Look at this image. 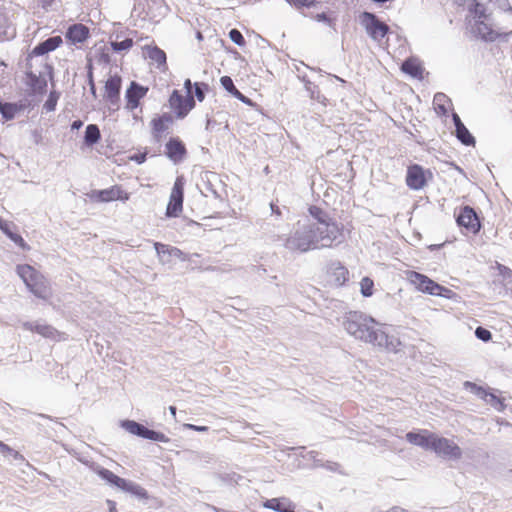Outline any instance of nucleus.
<instances>
[{
    "label": "nucleus",
    "instance_id": "6",
    "mask_svg": "<svg viewBox=\"0 0 512 512\" xmlns=\"http://www.w3.org/2000/svg\"><path fill=\"white\" fill-rule=\"evenodd\" d=\"M121 427L128 431L130 434L136 435L143 439L163 443H168L170 441V439L164 433L149 429L143 424L138 423L134 420L121 421Z\"/></svg>",
    "mask_w": 512,
    "mask_h": 512
},
{
    "label": "nucleus",
    "instance_id": "38",
    "mask_svg": "<svg viewBox=\"0 0 512 512\" xmlns=\"http://www.w3.org/2000/svg\"><path fill=\"white\" fill-rule=\"evenodd\" d=\"M193 86L196 99L199 102L204 101L206 93L209 91V85L205 82H195Z\"/></svg>",
    "mask_w": 512,
    "mask_h": 512
},
{
    "label": "nucleus",
    "instance_id": "10",
    "mask_svg": "<svg viewBox=\"0 0 512 512\" xmlns=\"http://www.w3.org/2000/svg\"><path fill=\"white\" fill-rule=\"evenodd\" d=\"M431 450L444 458L453 460H458L462 456V450L456 443L437 435L434 437Z\"/></svg>",
    "mask_w": 512,
    "mask_h": 512
},
{
    "label": "nucleus",
    "instance_id": "47",
    "mask_svg": "<svg viewBox=\"0 0 512 512\" xmlns=\"http://www.w3.org/2000/svg\"><path fill=\"white\" fill-rule=\"evenodd\" d=\"M206 178H207V180H203L202 193H204V191L210 192L215 198H220V195L218 194L217 190L214 188L213 184L211 183L208 173H206Z\"/></svg>",
    "mask_w": 512,
    "mask_h": 512
},
{
    "label": "nucleus",
    "instance_id": "1",
    "mask_svg": "<svg viewBox=\"0 0 512 512\" xmlns=\"http://www.w3.org/2000/svg\"><path fill=\"white\" fill-rule=\"evenodd\" d=\"M337 233L335 227H328L311 220L298 221L289 235L278 236L285 249L292 253H306L310 250L330 248L336 241L331 239Z\"/></svg>",
    "mask_w": 512,
    "mask_h": 512
},
{
    "label": "nucleus",
    "instance_id": "34",
    "mask_svg": "<svg viewBox=\"0 0 512 512\" xmlns=\"http://www.w3.org/2000/svg\"><path fill=\"white\" fill-rule=\"evenodd\" d=\"M146 49H147L148 57L152 61L157 63L158 66L166 64V59H167L166 53L162 49H160L157 46H153V47L148 46Z\"/></svg>",
    "mask_w": 512,
    "mask_h": 512
},
{
    "label": "nucleus",
    "instance_id": "21",
    "mask_svg": "<svg viewBox=\"0 0 512 512\" xmlns=\"http://www.w3.org/2000/svg\"><path fill=\"white\" fill-rule=\"evenodd\" d=\"M60 36L49 37L45 41L37 44L30 53V56H43L49 52L54 51L62 44Z\"/></svg>",
    "mask_w": 512,
    "mask_h": 512
},
{
    "label": "nucleus",
    "instance_id": "61",
    "mask_svg": "<svg viewBox=\"0 0 512 512\" xmlns=\"http://www.w3.org/2000/svg\"><path fill=\"white\" fill-rule=\"evenodd\" d=\"M83 126V122L81 120H74L71 124L72 130H79Z\"/></svg>",
    "mask_w": 512,
    "mask_h": 512
},
{
    "label": "nucleus",
    "instance_id": "5",
    "mask_svg": "<svg viewBox=\"0 0 512 512\" xmlns=\"http://www.w3.org/2000/svg\"><path fill=\"white\" fill-rule=\"evenodd\" d=\"M409 279L419 291L430 295L448 297V294L452 293L450 289L441 286L426 275L415 271L411 272Z\"/></svg>",
    "mask_w": 512,
    "mask_h": 512
},
{
    "label": "nucleus",
    "instance_id": "29",
    "mask_svg": "<svg viewBox=\"0 0 512 512\" xmlns=\"http://www.w3.org/2000/svg\"><path fill=\"white\" fill-rule=\"evenodd\" d=\"M13 223L8 222L2 218H0V229L1 231L15 244L24 247L25 242L23 238L16 232L12 230Z\"/></svg>",
    "mask_w": 512,
    "mask_h": 512
},
{
    "label": "nucleus",
    "instance_id": "36",
    "mask_svg": "<svg viewBox=\"0 0 512 512\" xmlns=\"http://www.w3.org/2000/svg\"><path fill=\"white\" fill-rule=\"evenodd\" d=\"M303 80L305 82V89L309 93L310 98L312 100H316L318 102H322V100L325 99V98L321 95L318 86L315 85L314 83H312L309 80H305V79H303Z\"/></svg>",
    "mask_w": 512,
    "mask_h": 512
},
{
    "label": "nucleus",
    "instance_id": "45",
    "mask_svg": "<svg viewBox=\"0 0 512 512\" xmlns=\"http://www.w3.org/2000/svg\"><path fill=\"white\" fill-rule=\"evenodd\" d=\"M475 336L483 342H488L492 338V333L488 329L479 326L475 330Z\"/></svg>",
    "mask_w": 512,
    "mask_h": 512
},
{
    "label": "nucleus",
    "instance_id": "41",
    "mask_svg": "<svg viewBox=\"0 0 512 512\" xmlns=\"http://www.w3.org/2000/svg\"><path fill=\"white\" fill-rule=\"evenodd\" d=\"M0 453L3 454L5 457H13L14 459H22V455L12 449L10 446L5 444L4 442L0 441Z\"/></svg>",
    "mask_w": 512,
    "mask_h": 512
},
{
    "label": "nucleus",
    "instance_id": "22",
    "mask_svg": "<svg viewBox=\"0 0 512 512\" xmlns=\"http://www.w3.org/2000/svg\"><path fill=\"white\" fill-rule=\"evenodd\" d=\"M464 386L466 389H470V391L478 396L479 398L483 399L485 402L492 406H496L497 404H502L500 399L493 393L487 392L483 387L478 386L475 383L466 381L464 383Z\"/></svg>",
    "mask_w": 512,
    "mask_h": 512
},
{
    "label": "nucleus",
    "instance_id": "51",
    "mask_svg": "<svg viewBox=\"0 0 512 512\" xmlns=\"http://www.w3.org/2000/svg\"><path fill=\"white\" fill-rule=\"evenodd\" d=\"M37 5L44 10H48L54 3L55 0H35Z\"/></svg>",
    "mask_w": 512,
    "mask_h": 512
},
{
    "label": "nucleus",
    "instance_id": "20",
    "mask_svg": "<svg viewBox=\"0 0 512 512\" xmlns=\"http://www.w3.org/2000/svg\"><path fill=\"white\" fill-rule=\"evenodd\" d=\"M65 37L72 44L83 43L89 37V29L81 23L73 24L67 29Z\"/></svg>",
    "mask_w": 512,
    "mask_h": 512
},
{
    "label": "nucleus",
    "instance_id": "52",
    "mask_svg": "<svg viewBox=\"0 0 512 512\" xmlns=\"http://www.w3.org/2000/svg\"><path fill=\"white\" fill-rule=\"evenodd\" d=\"M157 118L168 126L173 123V117L170 113H163L162 115L158 116Z\"/></svg>",
    "mask_w": 512,
    "mask_h": 512
},
{
    "label": "nucleus",
    "instance_id": "40",
    "mask_svg": "<svg viewBox=\"0 0 512 512\" xmlns=\"http://www.w3.org/2000/svg\"><path fill=\"white\" fill-rule=\"evenodd\" d=\"M361 294L370 297L373 294L374 283L369 277H364L360 282Z\"/></svg>",
    "mask_w": 512,
    "mask_h": 512
},
{
    "label": "nucleus",
    "instance_id": "15",
    "mask_svg": "<svg viewBox=\"0 0 512 512\" xmlns=\"http://www.w3.org/2000/svg\"><path fill=\"white\" fill-rule=\"evenodd\" d=\"M147 92L148 87L132 81L125 92L126 108L130 111L136 109L140 105V100L146 96Z\"/></svg>",
    "mask_w": 512,
    "mask_h": 512
},
{
    "label": "nucleus",
    "instance_id": "3",
    "mask_svg": "<svg viewBox=\"0 0 512 512\" xmlns=\"http://www.w3.org/2000/svg\"><path fill=\"white\" fill-rule=\"evenodd\" d=\"M466 21L470 32L479 39L493 42L500 37L507 38L511 32H499L494 28L492 13L479 0H466Z\"/></svg>",
    "mask_w": 512,
    "mask_h": 512
},
{
    "label": "nucleus",
    "instance_id": "11",
    "mask_svg": "<svg viewBox=\"0 0 512 512\" xmlns=\"http://www.w3.org/2000/svg\"><path fill=\"white\" fill-rule=\"evenodd\" d=\"M456 222L458 226L465 228L473 234H477L481 229V223L476 211L468 205L461 208L456 216Z\"/></svg>",
    "mask_w": 512,
    "mask_h": 512
},
{
    "label": "nucleus",
    "instance_id": "33",
    "mask_svg": "<svg viewBox=\"0 0 512 512\" xmlns=\"http://www.w3.org/2000/svg\"><path fill=\"white\" fill-rule=\"evenodd\" d=\"M457 139L465 146H474L476 143L475 137L470 133L466 126H460L455 130Z\"/></svg>",
    "mask_w": 512,
    "mask_h": 512
},
{
    "label": "nucleus",
    "instance_id": "2",
    "mask_svg": "<svg viewBox=\"0 0 512 512\" xmlns=\"http://www.w3.org/2000/svg\"><path fill=\"white\" fill-rule=\"evenodd\" d=\"M343 327L348 334L355 339L370 343L388 351H396L400 344L394 336H389L381 328L377 327L375 320L359 311L346 313L343 320Z\"/></svg>",
    "mask_w": 512,
    "mask_h": 512
},
{
    "label": "nucleus",
    "instance_id": "17",
    "mask_svg": "<svg viewBox=\"0 0 512 512\" xmlns=\"http://www.w3.org/2000/svg\"><path fill=\"white\" fill-rule=\"evenodd\" d=\"M154 248L158 255L159 261L162 264L171 263L173 258L185 260V255L182 250L160 242H154Z\"/></svg>",
    "mask_w": 512,
    "mask_h": 512
},
{
    "label": "nucleus",
    "instance_id": "55",
    "mask_svg": "<svg viewBox=\"0 0 512 512\" xmlns=\"http://www.w3.org/2000/svg\"><path fill=\"white\" fill-rule=\"evenodd\" d=\"M147 153H138L131 157L132 160H134L138 164H142L146 161Z\"/></svg>",
    "mask_w": 512,
    "mask_h": 512
},
{
    "label": "nucleus",
    "instance_id": "16",
    "mask_svg": "<svg viewBox=\"0 0 512 512\" xmlns=\"http://www.w3.org/2000/svg\"><path fill=\"white\" fill-rule=\"evenodd\" d=\"M122 79L118 75L110 76L105 82V98L109 104L118 109Z\"/></svg>",
    "mask_w": 512,
    "mask_h": 512
},
{
    "label": "nucleus",
    "instance_id": "42",
    "mask_svg": "<svg viewBox=\"0 0 512 512\" xmlns=\"http://www.w3.org/2000/svg\"><path fill=\"white\" fill-rule=\"evenodd\" d=\"M488 3L492 4L494 7L498 8L503 12H508L512 14V6L508 0H486Z\"/></svg>",
    "mask_w": 512,
    "mask_h": 512
},
{
    "label": "nucleus",
    "instance_id": "14",
    "mask_svg": "<svg viewBox=\"0 0 512 512\" xmlns=\"http://www.w3.org/2000/svg\"><path fill=\"white\" fill-rule=\"evenodd\" d=\"M90 197L97 202L127 201L129 199L128 193L124 192L118 185L103 190H93Z\"/></svg>",
    "mask_w": 512,
    "mask_h": 512
},
{
    "label": "nucleus",
    "instance_id": "27",
    "mask_svg": "<svg viewBox=\"0 0 512 512\" xmlns=\"http://www.w3.org/2000/svg\"><path fill=\"white\" fill-rule=\"evenodd\" d=\"M401 70L413 78H422L423 67L416 58L410 57L404 60L401 65Z\"/></svg>",
    "mask_w": 512,
    "mask_h": 512
},
{
    "label": "nucleus",
    "instance_id": "63",
    "mask_svg": "<svg viewBox=\"0 0 512 512\" xmlns=\"http://www.w3.org/2000/svg\"><path fill=\"white\" fill-rule=\"evenodd\" d=\"M388 512H410V511L407 509H404L400 506H393L390 509H388Z\"/></svg>",
    "mask_w": 512,
    "mask_h": 512
},
{
    "label": "nucleus",
    "instance_id": "53",
    "mask_svg": "<svg viewBox=\"0 0 512 512\" xmlns=\"http://www.w3.org/2000/svg\"><path fill=\"white\" fill-rule=\"evenodd\" d=\"M87 69H88L87 82H88L89 86H92V84H95V83H94V78H93V66H92L91 62L88 63Z\"/></svg>",
    "mask_w": 512,
    "mask_h": 512
},
{
    "label": "nucleus",
    "instance_id": "46",
    "mask_svg": "<svg viewBox=\"0 0 512 512\" xmlns=\"http://www.w3.org/2000/svg\"><path fill=\"white\" fill-rule=\"evenodd\" d=\"M290 5L296 7V8H302L307 7L311 8L314 7L317 3L316 0H286Z\"/></svg>",
    "mask_w": 512,
    "mask_h": 512
},
{
    "label": "nucleus",
    "instance_id": "57",
    "mask_svg": "<svg viewBox=\"0 0 512 512\" xmlns=\"http://www.w3.org/2000/svg\"><path fill=\"white\" fill-rule=\"evenodd\" d=\"M186 427L188 429H192V430H195V431H198V432H205V431L208 430L207 426H197V425H194V424H187Z\"/></svg>",
    "mask_w": 512,
    "mask_h": 512
},
{
    "label": "nucleus",
    "instance_id": "25",
    "mask_svg": "<svg viewBox=\"0 0 512 512\" xmlns=\"http://www.w3.org/2000/svg\"><path fill=\"white\" fill-rule=\"evenodd\" d=\"M24 327L46 338L54 339L58 335V331L54 327L42 322H26Z\"/></svg>",
    "mask_w": 512,
    "mask_h": 512
},
{
    "label": "nucleus",
    "instance_id": "19",
    "mask_svg": "<svg viewBox=\"0 0 512 512\" xmlns=\"http://www.w3.org/2000/svg\"><path fill=\"white\" fill-rule=\"evenodd\" d=\"M435 434L428 432L427 430L422 431L421 433L416 432H408L406 434V440L416 446H419L423 449H432V443L434 440Z\"/></svg>",
    "mask_w": 512,
    "mask_h": 512
},
{
    "label": "nucleus",
    "instance_id": "18",
    "mask_svg": "<svg viewBox=\"0 0 512 512\" xmlns=\"http://www.w3.org/2000/svg\"><path fill=\"white\" fill-rule=\"evenodd\" d=\"M406 184L410 189L420 190L426 185L425 170L418 164L408 167Z\"/></svg>",
    "mask_w": 512,
    "mask_h": 512
},
{
    "label": "nucleus",
    "instance_id": "24",
    "mask_svg": "<svg viewBox=\"0 0 512 512\" xmlns=\"http://www.w3.org/2000/svg\"><path fill=\"white\" fill-rule=\"evenodd\" d=\"M264 507L276 512H295V505L286 497L269 499L264 503Z\"/></svg>",
    "mask_w": 512,
    "mask_h": 512
},
{
    "label": "nucleus",
    "instance_id": "49",
    "mask_svg": "<svg viewBox=\"0 0 512 512\" xmlns=\"http://www.w3.org/2000/svg\"><path fill=\"white\" fill-rule=\"evenodd\" d=\"M348 274V271L345 267L343 266H340L339 268H337L336 270V280L340 283V284H343L345 281H346V275Z\"/></svg>",
    "mask_w": 512,
    "mask_h": 512
},
{
    "label": "nucleus",
    "instance_id": "44",
    "mask_svg": "<svg viewBox=\"0 0 512 512\" xmlns=\"http://www.w3.org/2000/svg\"><path fill=\"white\" fill-rule=\"evenodd\" d=\"M229 38L233 43H235L238 46H244L245 45V39L242 35V33L238 29H231L229 31Z\"/></svg>",
    "mask_w": 512,
    "mask_h": 512
},
{
    "label": "nucleus",
    "instance_id": "39",
    "mask_svg": "<svg viewBox=\"0 0 512 512\" xmlns=\"http://www.w3.org/2000/svg\"><path fill=\"white\" fill-rule=\"evenodd\" d=\"M110 45L114 52L127 51L133 46V40L131 38H126L122 41H112Z\"/></svg>",
    "mask_w": 512,
    "mask_h": 512
},
{
    "label": "nucleus",
    "instance_id": "59",
    "mask_svg": "<svg viewBox=\"0 0 512 512\" xmlns=\"http://www.w3.org/2000/svg\"><path fill=\"white\" fill-rule=\"evenodd\" d=\"M193 84L194 83H192L190 79L185 80L184 88L186 89L187 95H192L191 90H192V88H194Z\"/></svg>",
    "mask_w": 512,
    "mask_h": 512
},
{
    "label": "nucleus",
    "instance_id": "62",
    "mask_svg": "<svg viewBox=\"0 0 512 512\" xmlns=\"http://www.w3.org/2000/svg\"><path fill=\"white\" fill-rule=\"evenodd\" d=\"M107 505L109 512H118L116 508V503L112 500H107Z\"/></svg>",
    "mask_w": 512,
    "mask_h": 512
},
{
    "label": "nucleus",
    "instance_id": "48",
    "mask_svg": "<svg viewBox=\"0 0 512 512\" xmlns=\"http://www.w3.org/2000/svg\"><path fill=\"white\" fill-rule=\"evenodd\" d=\"M499 274L503 277V279L508 283H512V270L504 266L502 264H498Z\"/></svg>",
    "mask_w": 512,
    "mask_h": 512
},
{
    "label": "nucleus",
    "instance_id": "43",
    "mask_svg": "<svg viewBox=\"0 0 512 512\" xmlns=\"http://www.w3.org/2000/svg\"><path fill=\"white\" fill-rule=\"evenodd\" d=\"M220 83L222 87L231 95H233L238 90L234 85L232 78L229 76H222L220 78Z\"/></svg>",
    "mask_w": 512,
    "mask_h": 512
},
{
    "label": "nucleus",
    "instance_id": "31",
    "mask_svg": "<svg viewBox=\"0 0 512 512\" xmlns=\"http://www.w3.org/2000/svg\"><path fill=\"white\" fill-rule=\"evenodd\" d=\"M120 489L134 495L138 499H147L148 498V493L142 486H140L139 484L134 483L132 481L126 480V479H125V483L121 484Z\"/></svg>",
    "mask_w": 512,
    "mask_h": 512
},
{
    "label": "nucleus",
    "instance_id": "64",
    "mask_svg": "<svg viewBox=\"0 0 512 512\" xmlns=\"http://www.w3.org/2000/svg\"><path fill=\"white\" fill-rule=\"evenodd\" d=\"M216 122L214 120H211V119H207L206 121V130H210L212 129L213 125L215 124Z\"/></svg>",
    "mask_w": 512,
    "mask_h": 512
},
{
    "label": "nucleus",
    "instance_id": "7",
    "mask_svg": "<svg viewBox=\"0 0 512 512\" xmlns=\"http://www.w3.org/2000/svg\"><path fill=\"white\" fill-rule=\"evenodd\" d=\"M195 105L193 95L184 96L178 90H173L169 97V106L179 119L185 118Z\"/></svg>",
    "mask_w": 512,
    "mask_h": 512
},
{
    "label": "nucleus",
    "instance_id": "35",
    "mask_svg": "<svg viewBox=\"0 0 512 512\" xmlns=\"http://www.w3.org/2000/svg\"><path fill=\"white\" fill-rule=\"evenodd\" d=\"M152 127V135L156 142H160L162 139V135L165 131L168 130L169 126L159 120L157 117L153 118L151 121Z\"/></svg>",
    "mask_w": 512,
    "mask_h": 512
},
{
    "label": "nucleus",
    "instance_id": "4",
    "mask_svg": "<svg viewBox=\"0 0 512 512\" xmlns=\"http://www.w3.org/2000/svg\"><path fill=\"white\" fill-rule=\"evenodd\" d=\"M359 18L367 34L374 41H381L390 31L389 26L380 21L374 13L364 11L360 14Z\"/></svg>",
    "mask_w": 512,
    "mask_h": 512
},
{
    "label": "nucleus",
    "instance_id": "54",
    "mask_svg": "<svg viewBox=\"0 0 512 512\" xmlns=\"http://www.w3.org/2000/svg\"><path fill=\"white\" fill-rule=\"evenodd\" d=\"M315 19L318 21V22H325L327 24H331V19L328 17V15L325 13V12H322V13H318L316 16H315Z\"/></svg>",
    "mask_w": 512,
    "mask_h": 512
},
{
    "label": "nucleus",
    "instance_id": "8",
    "mask_svg": "<svg viewBox=\"0 0 512 512\" xmlns=\"http://www.w3.org/2000/svg\"><path fill=\"white\" fill-rule=\"evenodd\" d=\"M18 273L36 297L46 299L49 296L48 288L43 283L37 282L36 272L32 267L28 265L18 267Z\"/></svg>",
    "mask_w": 512,
    "mask_h": 512
},
{
    "label": "nucleus",
    "instance_id": "12",
    "mask_svg": "<svg viewBox=\"0 0 512 512\" xmlns=\"http://www.w3.org/2000/svg\"><path fill=\"white\" fill-rule=\"evenodd\" d=\"M310 215L316 220L314 223H322L327 225L328 227H335L337 233H333L331 239L336 241V244H339L343 240V228L339 226V224L333 220L325 211H323L320 207L311 206L309 208Z\"/></svg>",
    "mask_w": 512,
    "mask_h": 512
},
{
    "label": "nucleus",
    "instance_id": "37",
    "mask_svg": "<svg viewBox=\"0 0 512 512\" xmlns=\"http://www.w3.org/2000/svg\"><path fill=\"white\" fill-rule=\"evenodd\" d=\"M60 93L52 90L45 103L43 104V110L46 112H52L56 109L57 102L59 100Z\"/></svg>",
    "mask_w": 512,
    "mask_h": 512
},
{
    "label": "nucleus",
    "instance_id": "50",
    "mask_svg": "<svg viewBox=\"0 0 512 512\" xmlns=\"http://www.w3.org/2000/svg\"><path fill=\"white\" fill-rule=\"evenodd\" d=\"M232 96L248 106L254 105L253 101L247 96H245L243 93H241L239 90H237Z\"/></svg>",
    "mask_w": 512,
    "mask_h": 512
},
{
    "label": "nucleus",
    "instance_id": "32",
    "mask_svg": "<svg viewBox=\"0 0 512 512\" xmlns=\"http://www.w3.org/2000/svg\"><path fill=\"white\" fill-rule=\"evenodd\" d=\"M433 103L435 105V111L442 116H446L448 109L446 103H451V100L444 93H436L434 95Z\"/></svg>",
    "mask_w": 512,
    "mask_h": 512
},
{
    "label": "nucleus",
    "instance_id": "30",
    "mask_svg": "<svg viewBox=\"0 0 512 512\" xmlns=\"http://www.w3.org/2000/svg\"><path fill=\"white\" fill-rule=\"evenodd\" d=\"M101 139L100 129L96 124H89L85 129L84 143L88 147L97 144Z\"/></svg>",
    "mask_w": 512,
    "mask_h": 512
},
{
    "label": "nucleus",
    "instance_id": "9",
    "mask_svg": "<svg viewBox=\"0 0 512 512\" xmlns=\"http://www.w3.org/2000/svg\"><path fill=\"white\" fill-rule=\"evenodd\" d=\"M184 199V183L183 177H177L170 195V199L166 208L167 217H177L182 211Z\"/></svg>",
    "mask_w": 512,
    "mask_h": 512
},
{
    "label": "nucleus",
    "instance_id": "13",
    "mask_svg": "<svg viewBox=\"0 0 512 512\" xmlns=\"http://www.w3.org/2000/svg\"><path fill=\"white\" fill-rule=\"evenodd\" d=\"M164 153L174 164H179L185 159L187 149L179 137H171L165 144Z\"/></svg>",
    "mask_w": 512,
    "mask_h": 512
},
{
    "label": "nucleus",
    "instance_id": "56",
    "mask_svg": "<svg viewBox=\"0 0 512 512\" xmlns=\"http://www.w3.org/2000/svg\"><path fill=\"white\" fill-rule=\"evenodd\" d=\"M452 120L455 126V130L460 128V126H464L463 122L461 121L459 115L457 113L452 114Z\"/></svg>",
    "mask_w": 512,
    "mask_h": 512
},
{
    "label": "nucleus",
    "instance_id": "28",
    "mask_svg": "<svg viewBox=\"0 0 512 512\" xmlns=\"http://www.w3.org/2000/svg\"><path fill=\"white\" fill-rule=\"evenodd\" d=\"M95 472L99 475V477L101 479H103L107 483H109V484H111L113 486H116L118 488H121V484L125 483V479L124 478H121V477L117 476L112 471H110V470H108L106 468L98 466L95 469Z\"/></svg>",
    "mask_w": 512,
    "mask_h": 512
},
{
    "label": "nucleus",
    "instance_id": "58",
    "mask_svg": "<svg viewBox=\"0 0 512 512\" xmlns=\"http://www.w3.org/2000/svg\"><path fill=\"white\" fill-rule=\"evenodd\" d=\"M270 208H271V212H272L273 215H276V216H281L282 215V212H281L280 208L275 203L271 202L270 203Z\"/></svg>",
    "mask_w": 512,
    "mask_h": 512
},
{
    "label": "nucleus",
    "instance_id": "26",
    "mask_svg": "<svg viewBox=\"0 0 512 512\" xmlns=\"http://www.w3.org/2000/svg\"><path fill=\"white\" fill-rule=\"evenodd\" d=\"M25 107V104H23L22 102H6L0 98V114L5 120H12L15 117V115L18 112L23 111Z\"/></svg>",
    "mask_w": 512,
    "mask_h": 512
},
{
    "label": "nucleus",
    "instance_id": "60",
    "mask_svg": "<svg viewBox=\"0 0 512 512\" xmlns=\"http://www.w3.org/2000/svg\"><path fill=\"white\" fill-rule=\"evenodd\" d=\"M317 455H318V452H316V451H309L307 453V456L309 457V459H312L316 463L317 466H322V464H319L318 460L316 459Z\"/></svg>",
    "mask_w": 512,
    "mask_h": 512
},
{
    "label": "nucleus",
    "instance_id": "23",
    "mask_svg": "<svg viewBox=\"0 0 512 512\" xmlns=\"http://www.w3.org/2000/svg\"><path fill=\"white\" fill-rule=\"evenodd\" d=\"M27 77V85L31 88L33 93L35 94H43L46 91L47 88V80L42 75V72L37 75L33 71H27L26 72Z\"/></svg>",
    "mask_w": 512,
    "mask_h": 512
}]
</instances>
